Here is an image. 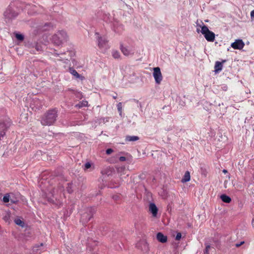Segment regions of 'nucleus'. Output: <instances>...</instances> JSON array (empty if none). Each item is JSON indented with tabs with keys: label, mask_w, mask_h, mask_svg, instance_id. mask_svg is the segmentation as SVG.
I'll use <instances>...</instances> for the list:
<instances>
[{
	"label": "nucleus",
	"mask_w": 254,
	"mask_h": 254,
	"mask_svg": "<svg viewBox=\"0 0 254 254\" xmlns=\"http://www.w3.org/2000/svg\"><path fill=\"white\" fill-rule=\"evenodd\" d=\"M58 110L55 108L49 110L41 118V123L43 126H51L57 121Z\"/></svg>",
	"instance_id": "nucleus-1"
},
{
	"label": "nucleus",
	"mask_w": 254,
	"mask_h": 254,
	"mask_svg": "<svg viewBox=\"0 0 254 254\" xmlns=\"http://www.w3.org/2000/svg\"><path fill=\"white\" fill-rule=\"evenodd\" d=\"M96 212V208L94 206L88 207L81 214L80 222L83 225H86L92 218L94 214Z\"/></svg>",
	"instance_id": "nucleus-2"
},
{
	"label": "nucleus",
	"mask_w": 254,
	"mask_h": 254,
	"mask_svg": "<svg viewBox=\"0 0 254 254\" xmlns=\"http://www.w3.org/2000/svg\"><path fill=\"white\" fill-rule=\"evenodd\" d=\"M12 124V122L8 118L0 120V140L5 135L6 131Z\"/></svg>",
	"instance_id": "nucleus-3"
},
{
	"label": "nucleus",
	"mask_w": 254,
	"mask_h": 254,
	"mask_svg": "<svg viewBox=\"0 0 254 254\" xmlns=\"http://www.w3.org/2000/svg\"><path fill=\"white\" fill-rule=\"evenodd\" d=\"M25 46L30 49H31L30 53L32 54H36L35 51L40 52L42 51V47L36 41H31L29 39H26L24 41Z\"/></svg>",
	"instance_id": "nucleus-4"
},
{
	"label": "nucleus",
	"mask_w": 254,
	"mask_h": 254,
	"mask_svg": "<svg viewBox=\"0 0 254 254\" xmlns=\"http://www.w3.org/2000/svg\"><path fill=\"white\" fill-rule=\"evenodd\" d=\"M67 35L65 31L64 30L59 31L57 34L52 37V42L56 45H61L63 41H66Z\"/></svg>",
	"instance_id": "nucleus-5"
},
{
	"label": "nucleus",
	"mask_w": 254,
	"mask_h": 254,
	"mask_svg": "<svg viewBox=\"0 0 254 254\" xmlns=\"http://www.w3.org/2000/svg\"><path fill=\"white\" fill-rule=\"evenodd\" d=\"M18 14V13L15 10V7L10 5L6 9L3 13V16L6 22H9L12 19L16 17Z\"/></svg>",
	"instance_id": "nucleus-6"
},
{
	"label": "nucleus",
	"mask_w": 254,
	"mask_h": 254,
	"mask_svg": "<svg viewBox=\"0 0 254 254\" xmlns=\"http://www.w3.org/2000/svg\"><path fill=\"white\" fill-rule=\"evenodd\" d=\"M201 33L208 42H213L215 40V34L209 30L205 25L203 24L201 27Z\"/></svg>",
	"instance_id": "nucleus-7"
},
{
	"label": "nucleus",
	"mask_w": 254,
	"mask_h": 254,
	"mask_svg": "<svg viewBox=\"0 0 254 254\" xmlns=\"http://www.w3.org/2000/svg\"><path fill=\"white\" fill-rule=\"evenodd\" d=\"M153 76L154 78L155 82L157 84H160L163 79V76L161 72L160 67H156L153 68Z\"/></svg>",
	"instance_id": "nucleus-8"
},
{
	"label": "nucleus",
	"mask_w": 254,
	"mask_h": 254,
	"mask_svg": "<svg viewBox=\"0 0 254 254\" xmlns=\"http://www.w3.org/2000/svg\"><path fill=\"white\" fill-rule=\"evenodd\" d=\"M95 35L97 36L99 47L100 48L105 47L108 43V41L106 37L100 36L98 32H96Z\"/></svg>",
	"instance_id": "nucleus-9"
},
{
	"label": "nucleus",
	"mask_w": 254,
	"mask_h": 254,
	"mask_svg": "<svg viewBox=\"0 0 254 254\" xmlns=\"http://www.w3.org/2000/svg\"><path fill=\"white\" fill-rule=\"evenodd\" d=\"M245 46V43L241 39H237L235 41L232 43L231 46L235 50H241Z\"/></svg>",
	"instance_id": "nucleus-10"
},
{
	"label": "nucleus",
	"mask_w": 254,
	"mask_h": 254,
	"mask_svg": "<svg viewBox=\"0 0 254 254\" xmlns=\"http://www.w3.org/2000/svg\"><path fill=\"white\" fill-rule=\"evenodd\" d=\"M149 211L154 217H156L157 215L158 208L154 203L151 202L149 205Z\"/></svg>",
	"instance_id": "nucleus-11"
},
{
	"label": "nucleus",
	"mask_w": 254,
	"mask_h": 254,
	"mask_svg": "<svg viewBox=\"0 0 254 254\" xmlns=\"http://www.w3.org/2000/svg\"><path fill=\"white\" fill-rule=\"evenodd\" d=\"M226 60H223L222 62L216 61L214 65V72L215 73H218L222 70L223 68V64L226 62Z\"/></svg>",
	"instance_id": "nucleus-12"
},
{
	"label": "nucleus",
	"mask_w": 254,
	"mask_h": 254,
	"mask_svg": "<svg viewBox=\"0 0 254 254\" xmlns=\"http://www.w3.org/2000/svg\"><path fill=\"white\" fill-rule=\"evenodd\" d=\"M69 72L73 75L76 78H79L81 80H83L85 78L84 76L79 74L76 70L73 67H69Z\"/></svg>",
	"instance_id": "nucleus-13"
},
{
	"label": "nucleus",
	"mask_w": 254,
	"mask_h": 254,
	"mask_svg": "<svg viewBox=\"0 0 254 254\" xmlns=\"http://www.w3.org/2000/svg\"><path fill=\"white\" fill-rule=\"evenodd\" d=\"M157 240L162 243H165L167 241V237L163 235L161 232L157 234Z\"/></svg>",
	"instance_id": "nucleus-14"
},
{
	"label": "nucleus",
	"mask_w": 254,
	"mask_h": 254,
	"mask_svg": "<svg viewBox=\"0 0 254 254\" xmlns=\"http://www.w3.org/2000/svg\"><path fill=\"white\" fill-rule=\"evenodd\" d=\"M114 171V170L113 168L111 167H108L104 170H103L101 171V173L103 175H106L108 176H111L113 174V172Z\"/></svg>",
	"instance_id": "nucleus-15"
},
{
	"label": "nucleus",
	"mask_w": 254,
	"mask_h": 254,
	"mask_svg": "<svg viewBox=\"0 0 254 254\" xmlns=\"http://www.w3.org/2000/svg\"><path fill=\"white\" fill-rule=\"evenodd\" d=\"M117 171L118 173L121 176H123V175L127 174L128 171L126 169V168L125 166H122L117 168Z\"/></svg>",
	"instance_id": "nucleus-16"
},
{
	"label": "nucleus",
	"mask_w": 254,
	"mask_h": 254,
	"mask_svg": "<svg viewBox=\"0 0 254 254\" xmlns=\"http://www.w3.org/2000/svg\"><path fill=\"white\" fill-rule=\"evenodd\" d=\"M220 198L221 199L223 202L227 203H229L232 201L231 198L229 196L225 194H223L221 195Z\"/></svg>",
	"instance_id": "nucleus-17"
},
{
	"label": "nucleus",
	"mask_w": 254,
	"mask_h": 254,
	"mask_svg": "<svg viewBox=\"0 0 254 254\" xmlns=\"http://www.w3.org/2000/svg\"><path fill=\"white\" fill-rule=\"evenodd\" d=\"M190 173L189 171H187L185 172V175L182 178L181 182L183 183L188 182L190 181Z\"/></svg>",
	"instance_id": "nucleus-18"
},
{
	"label": "nucleus",
	"mask_w": 254,
	"mask_h": 254,
	"mask_svg": "<svg viewBox=\"0 0 254 254\" xmlns=\"http://www.w3.org/2000/svg\"><path fill=\"white\" fill-rule=\"evenodd\" d=\"M120 50L125 56H128L130 54L129 50L126 47H124L122 44H120Z\"/></svg>",
	"instance_id": "nucleus-19"
},
{
	"label": "nucleus",
	"mask_w": 254,
	"mask_h": 254,
	"mask_svg": "<svg viewBox=\"0 0 254 254\" xmlns=\"http://www.w3.org/2000/svg\"><path fill=\"white\" fill-rule=\"evenodd\" d=\"M139 138L137 136H130L127 135L126 138V140L127 141H135L139 140Z\"/></svg>",
	"instance_id": "nucleus-20"
},
{
	"label": "nucleus",
	"mask_w": 254,
	"mask_h": 254,
	"mask_svg": "<svg viewBox=\"0 0 254 254\" xmlns=\"http://www.w3.org/2000/svg\"><path fill=\"white\" fill-rule=\"evenodd\" d=\"M66 190L69 193H72L74 191V187L72 186V183H69L67 184L66 187Z\"/></svg>",
	"instance_id": "nucleus-21"
},
{
	"label": "nucleus",
	"mask_w": 254,
	"mask_h": 254,
	"mask_svg": "<svg viewBox=\"0 0 254 254\" xmlns=\"http://www.w3.org/2000/svg\"><path fill=\"white\" fill-rule=\"evenodd\" d=\"M14 222L16 225L21 226L22 228L25 226V223L24 221L19 218L15 219L14 220Z\"/></svg>",
	"instance_id": "nucleus-22"
},
{
	"label": "nucleus",
	"mask_w": 254,
	"mask_h": 254,
	"mask_svg": "<svg viewBox=\"0 0 254 254\" xmlns=\"http://www.w3.org/2000/svg\"><path fill=\"white\" fill-rule=\"evenodd\" d=\"M15 37L16 38V39L19 41H22L24 39V36L23 34L16 33L15 34Z\"/></svg>",
	"instance_id": "nucleus-23"
},
{
	"label": "nucleus",
	"mask_w": 254,
	"mask_h": 254,
	"mask_svg": "<svg viewBox=\"0 0 254 254\" xmlns=\"http://www.w3.org/2000/svg\"><path fill=\"white\" fill-rule=\"evenodd\" d=\"M112 54L114 59H118L120 58V54L118 51L113 50Z\"/></svg>",
	"instance_id": "nucleus-24"
},
{
	"label": "nucleus",
	"mask_w": 254,
	"mask_h": 254,
	"mask_svg": "<svg viewBox=\"0 0 254 254\" xmlns=\"http://www.w3.org/2000/svg\"><path fill=\"white\" fill-rule=\"evenodd\" d=\"M10 201L11 203H13V204H16L18 202L19 200L17 198L14 197L13 194H12V195H10Z\"/></svg>",
	"instance_id": "nucleus-25"
},
{
	"label": "nucleus",
	"mask_w": 254,
	"mask_h": 254,
	"mask_svg": "<svg viewBox=\"0 0 254 254\" xmlns=\"http://www.w3.org/2000/svg\"><path fill=\"white\" fill-rule=\"evenodd\" d=\"M10 195H9V194L6 193L5 195H4L2 199V201L5 203L8 202L10 201Z\"/></svg>",
	"instance_id": "nucleus-26"
},
{
	"label": "nucleus",
	"mask_w": 254,
	"mask_h": 254,
	"mask_svg": "<svg viewBox=\"0 0 254 254\" xmlns=\"http://www.w3.org/2000/svg\"><path fill=\"white\" fill-rule=\"evenodd\" d=\"M205 249L204 250V254H208L209 250L211 248L210 246L208 244H205Z\"/></svg>",
	"instance_id": "nucleus-27"
},
{
	"label": "nucleus",
	"mask_w": 254,
	"mask_h": 254,
	"mask_svg": "<svg viewBox=\"0 0 254 254\" xmlns=\"http://www.w3.org/2000/svg\"><path fill=\"white\" fill-rule=\"evenodd\" d=\"M88 102L87 101L82 102V103H80L79 104L76 105V107H78V108H80L83 107H85L87 105Z\"/></svg>",
	"instance_id": "nucleus-28"
},
{
	"label": "nucleus",
	"mask_w": 254,
	"mask_h": 254,
	"mask_svg": "<svg viewBox=\"0 0 254 254\" xmlns=\"http://www.w3.org/2000/svg\"><path fill=\"white\" fill-rule=\"evenodd\" d=\"M43 246V243H41L40 245H35L33 248V252H37L39 250V248Z\"/></svg>",
	"instance_id": "nucleus-29"
},
{
	"label": "nucleus",
	"mask_w": 254,
	"mask_h": 254,
	"mask_svg": "<svg viewBox=\"0 0 254 254\" xmlns=\"http://www.w3.org/2000/svg\"><path fill=\"white\" fill-rule=\"evenodd\" d=\"M55 175L57 177H60L61 178H64V175L62 172H59L58 171L55 172Z\"/></svg>",
	"instance_id": "nucleus-30"
},
{
	"label": "nucleus",
	"mask_w": 254,
	"mask_h": 254,
	"mask_svg": "<svg viewBox=\"0 0 254 254\" xmlns=\"http://www.w3.org/2000/svg\"><path fill=\"white\" fill-rule=\"evenodd\" d=\"M117 108L118 111L120 112V115L122 114V104L121 102H120L117 105Z\"/></svg>",
	"instance_id": "nucleus-31"
},
{
	"label": "nucleus",
	"mask_w": 254,
	"mask_h": 254,
	"mask_svg": "<svg viewBox=\"0 0 254 254\" xmlns=\"http://www.w3.org/2000/svg\"><path fill=\"white\" fill-rule=\"evenodd\" d=\"M91 167V164L90 162H87L84 165V169L86 170Z\"/></svg>",
	"instance_id": "nucleus-32"
},
{
	"label": "nucleus",
	"mask_w": 254,
	"mask_h": 254,
	"mask_svg": "<svg viewBox=\"0 0 254 254\" xmlns=\"http://www.w3.org/2000/svg\"><path fill=\"white\" fill-rule=\"evenodd\" d=\"M182 238V234L180 232H179L177 234L175 239L177 241H179Z\"/></svg>",
	"instance_id": "nucleus-33"
},
{
	"label": "nucleus",
	"mask_w": 254,
	"mask_h": 254,
	"mask_svg": "<svg viewBox=\"0 0 254 254\" xmlns=\"http://www.w3.org/2000/svg\"><path fill=\"white\" fill-rule=\"evenodd\" d=\"M113 152V150L112 148H108L106 150V153L107 155H110Z\"/></svg>",
	"instance_id": "nucleus-34"
},
{
	"label": "nucleus",
	"mask_w": 254,
	"mask_h": 254,
	"mask_svg": "<svg viewBox=\"0 0 254 254\" xmlns=\"http://www.w3.org/2000/svg\"><path fill=\"white\" fill-rule=\"evenodd\" d=\"M126 160H127V158L126 157L121 156L119 157V160L120 161L123 162V161H125Z\"/></svg>",
	"instance_id": "nucleus-35"
},
{
	"label": "nucleus",
	"mask_w": 254,
	"mask_h": 254,
	"mask_svg": "<svg viewBox=\"0 0 254 254\" xmlns=\"http://www.w3.org/2000/svg\"><path fill=\"white\" fill-rule=\"evenodd\" d=\"M244 243H245L244 241H242L240 243L236 244L235 246H236V247L238 248V247H240L241 246H242Z\"/></svg>",
	"instance_id": "nucleus-36"
},
{
	"label": "nucleus",
	"mask_w": 254,
	"mask_h": 254,
	"mask_svg": "<svg viewBox=\"0 0 254 254\" xmlns=\"http://www.w3.org/2000/svg\"><path fill=\"white\" fill-rule=\"evenodd\" d=\"M47 200L48 202H49L50 203H54V199L51 197H47Z\"/></svg>",
	"instance_id": "nucleus-37"
},
{
	"label": "nucleus",
	"mask_w": 254,
	"mask_h": 254,
	"mask_svg": "<svg viewBox=\"0 0 254 254\" xmlns=\"http://www.w3.org/2000/svg\"><path fill=\"white\" fill-rule=\"evenodd\" d=\"M119 197H120V196H119V195H114V196H113V198L114 200H118V199H119Z\"/></svg>",
	"instance_id": "nucleus-38"
},
{
	"label": "nucleus",
	"mask_w": 254,
	"mask_h": 254,
	"mask_svg": "<svg viewBox=\"0 0 254 254\" xmlns=\"http://www.w3.org/2000/svg\"><path fill=\"white\" fill-rule=\"evenodd\" d=\"M251 16L252 18H254V9L251 11Z\"/></svg>",
	"instance_id": "nucleus-39"
},
{
	"label": "nucleus",
	"mask_w": 254,
	"mask_h": 254,
	"mask_svg": "<svg viewBox=\"0 0 254 254\" xmlns=\"http://www.w3.org/2000/svg\"><path fill=\"white\" fill-rule=\"evenodd\" d=\"M222 172H223L224 173H225V174H226V173H228L227 170H226V169H223V171H222Z\"/></svg>",
	"instance_id": "nucleus-40"
},
{
	"label": "nucleus",
	"mask_w": 254,
	"mask_h": 254,
	"mask_svg": "<svg viewBox=\"0 0 254 254\" xmlns=\"http://www.w3.org/2000/svg\"><path fill=\"white\" fill-rule=\"evenodd\" d=\"M142 243H143L144 245H145V246H146L147 247H148V245H147V243H146V242H142Z\"/></svg>",
	"instance_id": "nucleus-41"
},
{
	"label": "nucleus",
	"mask_w": 254,
	"mask_h": 254,
	"mask_svg": "<svg viewBox=\"0 0 254 254\" xmlns=\"http://www.w3.org/2000/svg\"><path fill=\"white\" fill-rule=\"evenodd\" d=\"M254 219H253V220H252V224H253V226L254 225Z\"/></svg>",
	"instance_id": "nucleus-42"
},
{
	"label": "nucleus",
	"mask_w": 254,
	"mask_h": 254,
	"mask_svg": "<svg viewBox=\"0 0 254 254\" xmlns=\"http://www.w3.org/2000/svg\"><path fill=\"white\" fill-rule=\"evenodd\" d=\"M134 101L135 102H136V103H138V102H138V100H136V99H134Z\"/></svg>",
	"instance_id": "nucleus-43"
},
{
	"label": "nucleus",
	"mask_w": 254,
	"mask_h": 254,
	"mask_svg": "<svg viewBox=\"0 0 254 254\" xmlns=\"http://www.w3.org/2000/svg\"><path fill=\"white\" fill-rule=\"evenodd\" d=\"M113 98L114 99H116L117 98V96H113Z\"/></svg>",
	"instance_id": "nucleus-44"
},
{
	"label": "nucleus",
	"mask_w": 254,
	"mask_h": 254,
	"mask_svg": "<svg viewBox=\"0 0 254 254\" xmlns=\"http://www.w3.org/2000/svg\"><path fill=\"white\" fill-rule=\"evenodd\" d=\"M139 104L140 107H141V103H139Z\"/></svg>",
	"instance_id": "nucleus-45"
},
{
	"label": "nucleus",
	"mask_w": 254,
	"mask_h": 254,
	"mask_svg": "<svg viewBox=\"0 0 254 254\" xmlns=\"http://www.w3.org/2000/svg\"><path fill=\"white\" fill-rule=\"evenodd\" d=\"M55 54H56V55H58V56H59V55H60V54H57V53H55Z\"/></svg>",
	"instance_id": "nucleus-46"
}]
</instances>
